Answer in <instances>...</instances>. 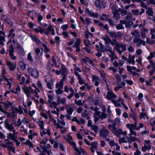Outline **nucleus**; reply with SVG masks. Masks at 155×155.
<instances>
[{
	"label": "nucleus",
	"mask_w": 155,
	"mask_h": 155,
	"mask_svg": "<svg viewBox=\"0 0 155 155\" xmlns=\"http://www.w3.org/2000/svg\"><path fill=\"white\" fill-rule=\"evenodd\" d=\"M91 147L90 149L92 153L94 152L95 150H96L97 148V143L96 142H93L91 144Z\"/></svg>",
	"instance_id": "c756f323"
},
{
	"label": "nucleus",
	"mask_w": 155,
	"mask_h": 155,
	"mask_svg": "<svg viewBox=\"0 0 155 155\" xmlns=\"http://www.w3.org/2000/svg\"><path fill=\"white\" fill-rule=\"evenodd\" d=\"M47 94L49 98V101L52 100L53 97V91H48Z\"/></svg>",
	"instance_id": "8fccbe9b"
},
{
	"label": "nucleus",
	"mask_w": 155,
	"mask_h": 155,
	"mask_svg": "<svg viewBox=\"0 0 155 155\" xmlns=\"http://www.w3.org/2000/svg\"><path fill=\"white\" fill-rule=\"evenodd\" d=\"M51 147L50 145L49 144H47L46 147H45V148L46 149L45 150H43L44 152H46L48 155H50V154L51 153Z\"/></svg>",
	"instance_id": "4c0bfd02"
},
{
	"label": "nucleus",
	"mask_w": 155,
	"mask_h": 155,
	"mask_svg": "<svg viewBox=\"0 0 155 155\" xmlns=\"http://www.w3.org/2000/svg\"><path fill=\"white\" fill-rule=\"evenodd\" d=\"M152 143L150 140H145L144 143V146L141 148V150L143 152L146 150H149L151 149Z\"/></svg>",
	"instance_id": "423d86ee"
},
{
	"label": "nucleus",
	"mask_w": 155,
	"mask_h": 155,
	"mask_svg": "<svg viewBox=\"0 0 155 155\" xmlns=\"http://www.w3.org/2000/svg\"><path fill=\"white\" fill-rule=\"evenodd\" d=\"M46 44V42H45L44 43H42V45L45 48V52L47 53L49 51V50Z\"/></svg>",
	"instance_id": "680f3d73"
},
{
	"label": "nucleus",
	"mask_w": 155,
	"mask_h": 155,
	"mask_svg": "<svg viewBox=\"0 0 155 155\" xmlns=\"http://www.w3.org/2000/svg\"><path fill=\"white\" fill-rule=\"evenodd\" d=\"M150 124L151 126H155V118H153L151 119L150 120Z\"/></svg>",
	"instance_id": "774afa93"
},
{
	"label": "nucleus",
	"mask_w": 155,
	"mask_h": 155,
	"mask_svg": "<svg viewBox=\"0 0 155 155\" xmlns=\"http://www.w3.org/2000/svg\"><path fill=\"white\" fill-rule=\"evenodd\" d=\"M35 54L37 55L39 54H42L43 52V50L41 48H38L35 49Z\"/></svg>",
	"instance_id": "c03bdc74"
},
{
	"label": "nucleus",
	"mask_w": 155,
	"mask_h": 155,
	"mask_svg": "<svg viewBox=\"0 0 155 155\" xmlns=\"http://www.w3.org/2000/svg\"><path fill=\"white\" fill-rule=\"evenodd\" d=\"M53 29L52 27L49 25L47 29V31L45 32L44 31V34L46 35H48L49 34V32L51 31Z\"/></svg>",
	"instance_id": "4d7b16f0"
},
{
	"label": "nucleus",
	"mask_w": 155,
	"mask_h": 155,
	"mask_svg": "<svg viewBox=\"0 0 155 155\" xmlns=\"http://www.w3.org/2000/svg\"><path fill=\"white\" fill-rule=\"evenodd\" d=\"M114 133L117 137H120L121 134H122L124 136H126L127 134V131L126 130L123 131L121 129H119L117 130H116L115 132H114Z\"/></svg>",
	"instance_id": "a211bd4d"
},
{
	"label": "nucleus",
	"mask_w": 155,
	"mask_h": 155,
	"mask_svg": "<svg viewBox=\"0 0 155 155\" xmlns=\"http://www.w3.org/2000/svg\"><path fill=\"white\" fill-rule=\"evenodd\" d=\"M62 74H67L68 70L67 68L64 65H62L61 70Z\"/></svg>",
	"instance_id": "37998d69"
},
{
	"label": "nucleus",
	"mask_w": 155,
	"mask_h": 155,
	"mask_svg": "<svg viewBox=\"0 0 155 155\" xmlns=\"http://www.w3.org/2000/svg\"><path fill=\"white\" fill-rule=\"evenodd\" d=\"M106 97L108 99L112 101L114 100V99L116 97V96L112 92L109 91L107 93Z\"/></svg>",
	"instance_id": "aec40b11"
},
{
	"label": "nucleus",
	"mask_w": 155,
	"mask_h": 155,
	"mask_svg": "<svg viewBox=\"0 0 155 155\" xmlns=\"http://www.w3.org/2000/svg\"><path fill=\"white\" fill-rule=\"evenodd\" d=\"M148 31V29L145 28L144 27L141 28L140 30V34L142 38L144 39L145 38L146 33Z\"/></svg>",
	"instance_id": "cd10ccee"
},
{
	"label": "nucleus",
	"mask_w": 155,
	"mask_h": 155,
	"mask_svg": "<svg viewBox=\"0 0 155 155\" xmlns=\"http://www.w3.org/2000/svg\"><path fill=\"white\" fill-rule=\"evenodd\" d=\"M95 5L99 10L101 9L102 7L99 0H96L95 1Z\"/></svg>",
	"instance_id": "603ef678"
},
{
	"label": "nucleus",
	"mask_w": 155,
	"mask_h": 155,
	"mask_svg": "<svg viewBox=\"0 0 155 155\" xmlns=\"http://www.w3.org/2000/svg\"><path fill=\"white\" fill-rule=\"evenodd\" d=\"M155 52H150V55L149 56H148L147 57V59L148 60H151L153 58L155 57Z\"/></svg>",
	"instance_id": "e2e57ef3"
},
{
	"label": "nucleus",
	"mask_w": 155,
	"mask_h": 155,
	"mask_svg": "<svg viewBox=\"0 0 155 155\" xmlns=\"http://www.w3.org/2000/svg\"><path fill=\"white\" fill-rule=\"evenodd\" d=\"M131 34L132 36L134 37H138L140 36L139 31L137 30L132 32Z\"/></svg>",
	"instance_id": "5fc2aeb1"
},
{
	"label": "nucleus",
	"mask_w": 155,
	"mask_h": 155,
	"mask_svg": "<svg viewBox=\"0 0 155 155\" xmlns=\"http://www.w3.org/2000/svg\"><path fill=\"white\" fill-rule=\"evenodd\" d=\"M117 101L118 102H121V103L123 107L126 109L128 110V108L127 106L125 105V104L124 103V100L121 97H119V99L117 100V101Z\"/></svg>",
	"instance_id": "58836bf2"
},
{
	"label": "nucleus",
	"mask_w": 155,
	"mask_h": 155,
	"mask_svg": "<svg viewBox=\"0 0 155 155\" xmlns=\"http://www.w3.org/2000/svg\"><path fill=\"white\" fill-rule=\"evenodd\" d=\"M133 41L134 43L136 44L137 47H140L141 44L143 46L145 45L146 44L145 42L144 41L139 38H134L133 40Z\"/></svg>",
	"instance_id": "1a4fd4ad"
},
{
	"label": "nucleus",
	"mask_w": 155,
	"mask_h": 155,
	"mask_svg": "<svg viewBox=\"0 0 155 155\" xmlns=\"http://www.w3.org/2000/svg\"><path fill=\"white\" fill-rule=\"evenodd\" d=\"M39 29L38 28H35L34 29L35 31L37 33L40 32V33L42 34L44 33V29L40 27H38Z\"/></svg>",
	"instance_id": "864d4df0"
},
{
	"label": "nucleus",
	"mask_w": 155,
	"mask_h": 155,
	"mask_svg": "<svg viewBox=\"0 0 155 155\" xmlns=\"http://www.w3.org/2000/svg\"><path fill=\"white\" fill-rule=\"evenodd\" d=\"M118 142L119 143L121 144L122 143H127V140H126L125 137H124L121 138L120 137L118 140Z\"/></svg>",
	"instance_id": "de8ad7c7"
},
{
	"label": "nucleus",
	"mask_w": 155,
	"mask_h": 155,
	"mask_svg": "<svg viewBox=\"0 0 155 155\" xmlns=\"http://www.w3.org/2000/svg\"><path fill=\"white\" fill-rule=\"evenodd\" d=\"M129 117L133 118L135 122L137 123V115L136 113L135 112H133L132 114H130Z\"/></svg>",
	"instance_id": "79ce46f5"
},
{
	"label": "nucleus",
	"mask_w": 155,
	"mask_h": 155,
	"mask_svg": "<svg viewBox=\"0 0 155 155\" xmlns=\"http://www.w3.org/2000/svg\"><path fill=\"white\" fill-rule=\"evenodd\" d=\"M81 43V40L78 38L77 39V41L75 42L74 45L73 46V47H75L76 48V51L79 52L80 51V45Z\"/></svg>",
	"instance_id": "c85d7f7f"
},
{
	"label": "nucleus",
	"mask_w": 155,
	"mask_h": 155,
	"mask_svg": "<svg viewBox=\"0 0 155 155\" xmlns=\"http://www.w3.org/2000/svg\"><path fill=\"white\" fill-rule=\"evenodd\" d=\"M110 7L112 10V12L113 13L114 16L116 18H118L119 16V15L117 13L116 6L113 4H111L110 5Z\"/></svg>",
	"instance_id": "393cba45"
},
{
	"label": "nucleus",
	"mask_w": 155,
	"mask_h": 155,
	"mask_svg": "<svg viewBox=\"0 0 155 155\" xmlns=\"http://www.w3.org/2000/svg\"><path fill=\"white\" fill-rule=\"evenodd\" d=\"M117 86L116 87L114 88L115 91H117L119 89L124 88L125 86V83L123 81L117 82Z\"/></svg>",
	"instance_id": "b1692460"
},
{
	"label": "nucleus",
	"mask_w": 155,
	"mask_h": 155,
	"mask_svg": "<svg viewBox=\"0 0 155 155\" xmlns=\"http://www.w3.org/2000/svg\"><path fill=\"white\" fill-rule=\"evenodd\" d=\"M139 118L140 120H145L146 119L147 120L149 119V117L148 116L147 114L146 113L143 112L140 113Z\"/></svg>",
	"instance_id": "a878e982"
},
{
	"label": "nucleus",
	"mask_w": 155,
	"mask_h": 155,
	"mask_svg": "<svg viewBox=\"0 0 155 155\" xmlns=\"http://www.w3.org/2000/svg\"><path fill=\"white\" fill-rule=\"evenodd\" d=\"M102 39L104 41L105 43L107 45L110 44L114 45H115L117 42L116 39H114L112 40L108 36L106 35L103 36L102 37Z\"/></svg>",
	"instance_id": "39448f33"
},
{
	"label": "nucleus",
	"mask_w": 155,
	"mask_h": 155,
	"mask_svg": "<svg viewBox=\"0 0 155 155\" xmlns=\"http://www.w3.org/2000/svg\"><path fill=\"white\" fill-rule=\"evenodd\" d=\"M6 65L11 71H13L15 70L16 67L15 63H12L10 61L7 59L6 60Z\"/></svg>",
	"instance_id": "9b49d317"
},
{
	"label": "nucleus",
	"mask_w": 155,
	"mask_h": 155,
	"mask_svg": "<svg viewBox=\"0 0 155 155\" xmlns=\"http://www.w3.org/2000/svg\"><path fill=\"white\" fill-rule=\"evenodd\" d=\"M5 143L7 146V149L13 152H15V149L13 147V144L12 142L6 139L5 141Z\"/></svg>",
	"instance_id": "2eb2a0df"
},
{
	"label": "nucleus",
	"mask_w": 155,
	"mask_h": 155,
	"mask_svg": "<svg viewBox=\"0 0 155 155\" xmlns=\"http://www.w3.org/2000/svg\"><path fill=\"white\" fill-rule=\"evenodd\" d=\"M147 11L146 12L149 16H153V12L151 8H148L147 9Z\"/></svg>",
	"instance_id": "09e8293b"
},
{
	"label": "nucleus",
	"mask_w": 155,
	"mask_h": 155,
	"mask_svg": "<svg viewBox=\"0 0 155 155\" xmlns=\"http://www.w3.org/2000/svg\"><path fill=\"white\" fill-rule=\"evenodd\" d=\"M54 79H51L47 84V87L50 89L52 90L53 88Z\"/></svg>",
	"instance_id": "72a5a7b5"
},
{
	"label": "nucleus",
	"mask_w": 155,
	"mask_h": 155,
	"mask_svg": "<svg viewBox=\"0 0 155 155\" xmlns=\"http://www.w3.org/2000/svg\"><path fill=\"white\" fill-rule=\"evenodd\" d=\"M142 52V50L141 49H138L136 51L135 55V56H139L141 54Z\"/></svg>",
	"instance_id": "338daca9"
},
{
	"label": "nucleus",
	"mask_w": 155,
	"mask_h": 155,
	"mask_svg": "<svg viewBox=\"0 0 155 155\" xmlns=\"http://www.w3.org/2000/svg\"><path fill=\"white\" fill-rule=\"evenodd\" d=\"M137 125L136 122H134V124H127L126 125V127L130 131L132 130H136Z\"/></svg>",
	"instance_id": "4be33fe9"
},
{
	"label": "nucleus",
	"mask_w": 155,
	"mask_h": 155,
	"mask_svg": "<svg viewBox=\"0 0 155 155\" xmlns=\"http://www.w3.org/2000/svg\"><path fill=\"white\" fill-rule=\"evenodd\" d=\"M65 107L67 112L65 117L67 119L71 120L72 118L71 115L74 111L73 108L71 106V104H67L65 105Z\"/></svg>",
	"instance_id": "20e7f679"
},
{
	"label": "nucleus",
	"mask_w": 155,
	"mask_h": 155,
	"mask_svg": "<svg viewBox=\"0 0 155 155\" xmlns=\"http://www.w3.org/2000/svg\"><path fill=\"white\" fill-rule=\"evenodd\" d=\"M10 49L9 51V54L11 59L12 60H15L17 58L14 55V49L12 45H11L9 47Z\"/></svg>",
	"instance_id": "dca6fc26"
},
{
	"label": "nucleus",
	"mask_w": 155,
	"mask_h": 155,
	"mask_svg": "<svg viewBox=\"0 0 155 155\" xmlns=\"http://www.w3.org/2000/svg\"><path fill=\"white\" fill-rule=\"evenodd\" d=\"M92 81L94 84L96 86H99L101 83V79L100 78L97 76L94 75L92 77Z\"/></svg>",
	"instance_id": "4468645a"
},
{
	"label": "nucleus",
	"mask_w": 155,
	"mask_h": 155,
	"mask_svg": "<svg viewBox=\"0 0 155 155\" xmlns=\"http://www.w3.org/2000/svg\"><path fill=\"white\" fill-rule=\"evenodd\" d=\"M135 56L132 55L130 53H129L128 58H127V62L130 64H132L133 65H134L135 61L134 58Z\"/></svg>",
	"instance_id": "412c9836"
},
{
	"label": "nucleus",
	"mask_w": 155,
	"mask_h": 155,
	"mask_svg": "<svg viewBox=\"0 0 155 155\" xmlns=\"http://www.w3.org/2000/svg\"><path fill=\"white\" fill-rule=\"evenodd\" d=\"M109 135L108 130L104 127L100 129V136L102 137L103 138H106Z\"/></svg>",
	"instance_id": "6e6552de"
},
{
	"label": "nucleus",
	"mask_w": 155,
	"mask_h": 155,
	"mask_svg": "<svg viewBox=\"0 0 155 155\" xmlns=\"http://www.w3.org/2000/svg\"><path fill=\"white\" fill-rule=\"evenodd\" d=\"M78 82L79 84L80 85H82L83 84H85V81L81 77H79L78 78Z\"/></svg>",
	"instance_id": "6e6d98bb"
},
{
	"label": "nucleus",
	"mask_w": 155,
	"mask_h": 155,
	"mask_svg": "<svg viewBox=\"0 0 155 155\" xmlns=\"http://www.w3.org/2000/svg\"><path fill=\"white\" fill-rule=\"evenodd\" d=\"M18 44V53L21 55H25V52L24 50L20 46V45Z\"/></svg>",
	"instance_id": "f704fd0d"
},
{
	"label": "nucleus",
	"mask_w": 155,
	"mask_h": 155,
	"mask_svg": "<svg viewBox=\"0 0 155 155\" xmlns=\"http://www.w3.org/2000/svg\"><path fill=\"white\" fill-rule=\"evenodd\" d=\"M67 138L64 135L63 136V138L65 139L72 146L75 147L76 145V143L73 141V139L72 137L70 135V134H68L67 135Z\"/></svg>",
	"instance_id": "ddd939ff"
},
{
	"label": "nucleus",
	"mask_w": 155,
	"mask_h": 155,
	"mask_svg": "<svg viewBox=\"0 0 155 155\" xmlns=\"http://www.w3.org/2000/svg\"><path fill=\"white\" fill-rule=\"evenodd\" d=\"M48 140V139L46 138H44L42 141H41L40 144V146L42 149L45 150V147L43 145H45L46 143Z\"/></svg>",
	"instance_id": "7c9ffc66"
},
{
	"label": "nucleus",
	"mask_w": 155,
	"mask_h": 155,
	"mask_svg": "<svg viewBox=\"0 0 155 155\" xmlns=\"http://www.w3.org/2000/svg\"><path fill=\"white\" fill-rule=\"evenodd\" d=\"M115 125L113 124V125H109L108 126V128L110 130L112 133H114L115 132V130H116V128L115 127Z\"/></svg>",
	"instance_id": "49530a36"
},
{
	"label": "nucleus",
	"mask_w": 155,
	"mask_h": 155,
	"mask_svg": "<svg viewBox=\"0 0 155 155\" xmlns=\"http://www.w3.org/2000/svg\"><path fill=\"white\" fill-rule=\"evenodd\" d=\"M115 48L119 54H121L122 52L126 50V48L125 46L118 43L116 44Z\"/></svg>",
	"instance_id": "0eeeda50"
},
{
	"label": "nucleus",
	"mask_w": 155,
	"mask_h": 155,
	"mask_svg": "<svg viewBox=\"0 0 155 155\" xmlns=\"http://www.w3.org/2000/svg\"><path fill=\"white\" fill-rule=\"evenodd\" d=\"M29 73H31V76L36 78L38 77V72L35 69H32L31 68L28 67L27 69Z\"/></svg>",
	"instance_id": "f8f14e48"
},
{
	"label": "nucleus",
	"mask_w": 155,
	"mask_h": 155,
	"mask_svg": "<svg viewBox=\"0 0 155 155\" xmlns=\"http://www.w3.org/2000/svg\"><path fill=\"white\" fill-rule=\"evenodd\" d=\"M73 148H74L76 152V153H75L76 155H81V151L80 149V147L79 149L78 148L76 145L75 146V147H73Z\"/></svg>",
	"instance_id": "13d9d810"
},
{
	"label": "nucleus",
	"mask_w": 155,
	"mask_h": 155,
	"mask_svg": "<svg viewBox=\"0 0 155 155\" xmlns=\"http://www.w3.org/2000/svg\"><path fill=\"white\" fill-rule=\"evenodd\" d=\"M126 137L127 140V142H128L129 143H130L132 141H135L136 140V137H132L131 136L129 137L126 136Z\"/></svg>",
	"instance_id": "ea45409f"
},
{
	"label": "nucleus",
	"mask_w": 155,
	"mask_h": 155,
	"mask_svg": "<svg viewBox=\"0 0 155 155\" xmlns=\"http://www.w3.org/2000/svg\"><path fill=\"white\" fill-rule=\"evenodd\" d=\"M5 127L10 132L7 134V138L8 140H10L14 141H16L17 138V135L18 134V132L14 129L12 124L10 123V121L6 120L5 121Z\"/></svg>",
	"instance_id": "f257e3e1"
},
{
	"label": "nucleus",
	"mask_w": 155,
	"mask_h": 155,
	"mask_svg": "<svg viewBox=\"0 0 155 155\" xmlns=\"http://www.w3.org/2000/svg\"><path fill=\"white\" fill-rule=\"evenodd\" d=\"M93 117L94 118V121L95 123H96L98 121L100 118L104 119L106 118L107 117V115L104 112H99L94 113L93 114Z\"/></svg>",
	"instance_id": "7ed1b4c3"
},
{
	"label": "nucleus",
	"mask_w": 155,
	"mask_h": 155,
	"mask_svg": "<svg viewBox=\"0 0 155 155\" xmlns=\"http://www.w3.org/2000/svg\"><path fill=\"white\" fill-rule=\"evenodd\" d=\"M20 131L21 132H23L25 134H27L28 132L26 129H25L23 126H22L20 127Z\"/></svg>",
	"instance_id": "69168bd1"
},
{
	"label": "nucleus",
	"mask_w": 155,
	"mask_h": 155,
	"mask_svg": "<svg viewBox=\"0 0 155 155\" xmlns=\"http://www.w3.org/2000/svg\"><path fill=\"white\" fill-rule=\"evenodd\" d=\"M108 33L110 36L112 38H116L117 36L116 33L114 31L109 32Z\"/></svg>",
	"instance_id": "bf43d9fd"
},
{
	"label": "nucleus",
	"mask_w": 155,
	"mask_h": 155,
	"mask_svg": "<svg viewBox=\"0 0 155 155\" xmlns=\"http://www.w3.org/2000/svg\"><path fill=\"white\" fill-rule=\"evenodd\" d=\"M18 64L21 70H24L25 69L26 65L22 61L19 62Z\"/></svg>",
	"instance_id": "3c124183"
},
{
	"label": "nucleus",
	"mask_w": 155,
	"mask_h": 155,
	"mask_svg": "<svg viewBox=\"0 0 155 155\" xmlns=\"http://www.w3.org/2000/svg\"><path fill=\"white\" fill-rule=\"evenodd\" d=\"M2 20H4V21L8 24H10L11 21L8 18L6 15H3L2 17Z\"/></svg>",
	"instance_id": "a18cd8bd"
},
{
	"label": "nucleus",
	"mask_w": 155,
	"mask_h": 155,
	"mask_svg": "<svg viewBox=\"0 0 155 155\" xmlns=\"http://www.w3.org/2000/svg\"><path fill=\"white\" fill-rule=\"evenodd\" d=\"M126 23V21L124 20H121L120 21V24L118 25L117 27V28L118 30L123 29L124 28L123 26V25H124Z\"/></svg>",
	"instance_id": "473e14b6"
},
{
	"label": "nucleus",
	"mask_w": 155,
	"mask_h": 155,
	"mask_svg": "<svg viewBox=\"0 0 155 155\" xmlns=\"http://www.w3.org/2000/svg\"><path fill=\"white\" fill-rule=\"evenodd\" d=\"M85 12L86 14L89 16L94 17L96 18H97L98 17V14L96 12H93L92 11H90L89 8H86Z\"/></svg>",
	"instance_id": "6ab92c4d"
},
{
	"label": "nucleus",
	"mask_w": 155,
	"mask_h": 155,
	"mask_svg": "<svg viewBox=\"0 0 155 155\" xmlns=\"http://www.w3.org/2000/svg\"><path fill=\"white\" fill-rule=\"evenodd\" d=\"M5 81L7 82V85L9 86V88H11L12 84L14 81V79L12 78L9 79L6 78Z\"/></svg>",
	"instance_id": "e433bc0d"
},
{
	"label": "nucleus",
	"mask_w": 155,
	"mask_h": 155,
	"mask_svg": "<svg viewBox=\"0 0 155 155\" xmlns=\"http://www.w3.org/2000/svg\"><path fill=\"white\" fill-rule=\"evenodd\" d=\"M37 123L39 125L40 128H41V130L44 129V126L45 125L44 122L43 121L40 120H38L36 121Z\"/></svg>",
	"instance_id": "a19ab883"
},
{
	"label": "nucleus",
	"mask_w": 155,
	"mask_h": 155,
	"mask_svg": "<svg viewBox=\"0 0 155 155\" xmlns=\"http://www.w3.org/2000/svg\"><path fill=\"white\" fill-rule=\"evenodd\" d=\"M30 37H31L32 40L35 41L36 43L38 45H40L41 44H42V43L40 41V40L36 37V36L32 34H31L30 35Z\"/></svg>",
	"instance_id": "bb28decb"
},
{
	"label": "nucleus",
	"mask_w": 155,
	"mask_h": 155,
	"mask_svg": "<svg viewBox=\"0 0 155 155\" xmlns=\"http://www.w3.org/2000/svg\"><path fill=\"white\" fill-rule=\"evenodd\" d=\"M62 75L63 76L62 79L59 82H57L55 84V92L58 95L61 94L63 92V88L64 81L66 78L67 74Z\"/></svg>",
	"instance_id": "f03ea898"
},
{
	"label": "nucleus",
	"mask_w": 155,
	"mask_h": 155,
	"mask_svg": "<svg viewBox=\"0 0 155 155\" xmlns=\"http://www.w3.org/2000/svg\"><path fill=\"white\" fill-rule=\"evenodd\" d=\"M38 135V134L36 131L31 130H29L28 137L30 139L32 140L33 137L35 136H37Z\"/></svg>",
	"instance_id": "5701e85b"
},
{
	"label": "nucleus",
	"mask_w": 155,
	"mask_h": 155,
	"mask_svg": "<svg viewBox=\"0 0 155 155\" xmlns=\"http://www.w3.org/2000/svg\"><path fill=\"white\" fill-rule=\"evenodd\" d=\"M23 90L28 98L31 97V93L33 92V89L31 87H24L23 88Z\"/></svg>",
	"instance_id": "9d476101"
},
{
	"label": "nucleus",
	"mask_w": 155,
	"mask_h": 155,
	"mask_svg": "<svg viewBox=\"0 0 155 155\" xmlns=\"http://www.w3.org/2000/svg\"><path fill=\"white\" fill-rule=\"evenodd\" d=\"M40 134L41 137H44V135L47 134L49 137H51V132L50 130L49 127H48L47 129H43L40 130Z\"/></svg>",
	"instance_id": "f3484780"
},
{
	"label": "nucleus",
	"mask_w": 155,
	"mask_h": 155,
	"mask_svg": "<svg viewBox=\"0 0 155 155\" xmlns=\"http://www.w3.org/2000/svg\"><path fill=\"white\" fill-rule=\"evenodd\" d=\"M66 99L65 97H63L61 98L59 97L57 98V102L58 104L61 103L63 104H65L66 103Z\"/></svg>",
	"instance_id": "2f4dec72"
},
{
	"label": "nucleus",
	"mask_w": 155,
	"mask_h": 155,
	"mask_svg": "<svg viewBox=\"0 0 155 155\" xmlns=\"http://www.w3.org/2000/svg\"><path fill=\"white\" fill-rule=\"evenodd\" d=\"M82 60L84 61L87 64H90L92 66H94V63L92 60L89 58H86L83 59Z\"/></svg>",
	"instance_id": "c9c22d12"
},
{
	"label": "nucleus",
	"mask_w": 155,
	"mask_h": 155,
	"mask_svg": "<svg viewBox=\"0 0 155 155\" xmlns=\"http://www.w3.org/2000/svg\"><path fill=\"white\" fill-rule=\"evenodd\" d=\"M13 104V103L10 102L9 101H8L4 103L5 107L6 108H8L10 106H12Z\"/></svg>",
	"instance_id": "0e129e2a"
},
{
	"label": "nucleus",
	"mask_w": 155,
	"mask_h": 155,
	"mask_svg": "<svg viewBox=\"0 0 155 155\" xmlns=\"http://www.w3.org/2000/svg\"><path fill=\"white\" fill-rule=\"evenodd\" d=\"M110 57V60L111 61H113L115 59H117L118 58L115 55L114 52L113 53L110 54L109 56Z\"/></svg>",
	"instance_id": "052dcab7"
}]
</instances>
